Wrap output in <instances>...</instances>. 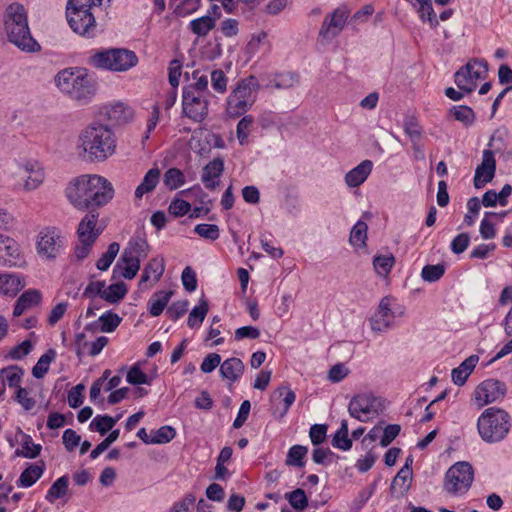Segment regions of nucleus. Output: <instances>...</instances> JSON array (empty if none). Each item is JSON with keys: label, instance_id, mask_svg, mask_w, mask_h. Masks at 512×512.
<instances>
[{"label": "nucleus", "instance_id": "60", "mask_svg": "<svg viewBox=\"0 0 512 512\" xmlns=\"http://www.w3.org/2000/svg\"><path fill=\"white\" fill-rule=\"evenodd\" d=\"M131 115V109L122 102L113 104L108 112L109 118L116 121H126Z\"/></svg>", "mask_w": 512, "mask_h": 512}, {"label": "nucleus", "instance_id": "49", "mask_svg": "<svg viewBox=\"0 0 512 512\" xmlns=\"http://www.w3.org/2000/svg\"><path fill=\"white\" fill-rule=\"evenodd\" d=\"M42 446L35 444L29 435H25L22 440V449L16 451V455L28 459H34L39 456Z\"/></svg>", "mask_w": 512, "mask_h": 512}, {"label": "nucleus", "instance_id": "46", "mask_svg": "<svg viewBox=\"0 0 512 512\" xmlns=\"http://www.w3.org/2000/svg\"><path fill=\"white\" fill-rule=\"evenodd\" d=\"M395 258L392 254L378 255L374 257L373 266L379 276L386 277L390 273Z\"/></svg>", "mask_w": 512, "mask_h": 512}, {"label": "nucleus", "instance_id": "27", "mask_svg": "<svg viewBox=\"0 0 512 512\" xmlns=\"http://www.w3.org/2000/svg\"><path fill=\"white\" fill-rule=\"evenodd\" d=\"M220 375L231 382H236L244 372V363L241 359L231 357L220 365Z\"/></svg>", "mask_w": 512, "mask_h": 512}, {"label": "nucleus", "instance_id": "45", "mask_svg": "<svg viewBox=\"0 0 512 512\" xmlns=\"http://www.w3.org/2000/svg\"><path fill=\"white\" fill-rule=\"evenodd\" d=\"M163 183L169 190H176L185 183V176L178 168H170L164 173Z\"/></svg>", "mask_w": 512, "mask_h": 512}, {"label": "nucleus", "instance_id": "53", "mask_svg": "<svg viewBox=\"0 0 512 512\" xmlns=\"http://www.w3.org/2000/svg\"><path fill=\"white\" fill-rule=\"evenodd\" d=\"M55 358V351L49 350L43 354L32 369V374L35 378H42L48 371L51 362Z\"/></svg>", "mask_w": 512, "mask_h": 512}, {"label": "nucleus", "instance_id": "1", "mask_svg": "<svg viewBox=\"0 0 512 512\" xmlns=\"http://www.w3.org/2000/svg\"><path fill=\"white\" fill-rule=\"evenodd\" d=\"M65 195L74 208L92 210L107 204L114 196V189L106 178L84 174L68 183Z\"/></svg>", "mask_w": 512, "mask_h": 512}, {"label": "nucleus", "instance_id": "57", "mask_svg": "<svg viewBox=\"0 0 512 512\" xmlns=\"http://www.w3.org/2000/svg\"><path fill=\"white\" fill-rule=\"evenodd\" d=\"M445 267L442 264L426 265L422 268L421 277L426 282H436L444 274Z\"/></svg>", "mask_w": 512, "mask_h": 512}, {"label": "nucleus", "instance_id": "14", "mask_svg": "<svg viewBox=\"0 0 512 512\" xmlns=\"http://www.w3.org/2000/svg\"><path fill=\"white\" fill-rule=\"evenodd\" d=\"M507 387L497 379H486L477 385L473 392V400L479 407L491 404L505 397Z\"/></svg>", "mask_w": 512, "mask_h": 512}, {"label": "nucleus", "instance_id": "5", "mask_svg": "<svg viewBox=\"0 0 512 512\" xmlns=\"http://www.w3.org/2000/svg\"><path fill=\"white\" fill-rule=\"evenodd\" d=\"M56 87L71 99L87 104L97 91L96 81L85 69L66 68L55 76Z\"/></svg>", "mask_w": 512, "mask_h": 512}, {"label": "nucleus", "instance_id": "52", "mask_svg": "<svg viewBox=\"0 0 512 512\" xmlns=\"http://www.w3.org/2000/svg\"><path fill=\"white\" fill-rule=\"evenodd\" d=\"M121 321L122 318L118 314L111 311L105 312L98 319L100 330L106 333L113 332L119 326Z\"/></svg>", "mask_w": 512, "mask_h": 512}, {"label": "nucleus", "instance_id": "30", "mask_svg": "<svg viewBox=\"0 0 512 512\" xmlns=\"http://www.w3.org/2000/svg\"><path fill=\"white\" fill-rule=\"evenodd\" d=\"M173 295V291H165L160 290L155 292L149 302V313L153 317H157L162 314L163 310L167 306L168 302L170 301L171 297Z\"/></svg>", "mask_w": 512, "mask_h": 512}, {"label": "nucleus", "instance_id": "39", "mask_svg": "<svg viewBox=\"0 0 512 512\" xmlns=\"http://www.w3.org/2000/svg\"><path fill=\"white\" fill-rule=\"evenodd\" d=\"M193 82L184 87L183 91L195 92L198 94L209 95L208 76L196 70L192 73Z\"/></svg>", "mask_w": 512, "mask_h": 512}, {"label": "nucleus", "instance_id": "8", "mask_svg": "<svg viewBox=\"0 0 512 512\" xmlns=\"http://www.w3.org/2000/svg\"><path fill=\"white\" fill-rule=\"evenodd\" d=\"M138 58L133 51L123 48H112L95 53L90 63L96 68L115 72H123L136 66Z\"/></svg>", "mask_w": 512, "mask_h": 512}, {"label": "nucleus", "instance_id": "58", "mask_svg": "<svg viewBox=\"0 0 512 512\" xmlns=\"http://www.w3.org/2000/svg\"><path fill=\"white\" fill-rule=\"evenodd\" d=\"M105 281L102 280H94L93 278L90 279L89 283L87 284L86 288L83 291V297L94 299L95 297H100L103 299L104 290H105Z\"/></svg>", "mask_w": 512, "mask_h": 512}, {"label": "nucleus", "instance_id": "38", "mask_svg": "<svg viewBox=\"0 0 512 512\" xmlns=\"http://www.w3.org/2000/svg\"><path fill=\"white\" fill-rule=\"evenodd\" d=\"M149 245L146 239L140 235H136L130 239L124 252H130L132 256L139 259L145 258L148 254Z\"/></svg>", "mask_w": 512, "mask_h": 512}, {"label": "nucleus", "instance_id": "44", "mask_svg": "<svg viewBox=\"0 0 512 512\" xmlns=\"http://www.w3.org/2000/svg\"><path fill=\"white\" fill-rule=\"evenodd\" d=\"M116 423H117V419H114L113 417H111L109 415H97L91 421L89 428L92 431L99 432L101 435H105L108 431H110L115 426Z\"/></svg>", "mask_w": 512, "mask_h": 512}, {"label": "nucleus", "instance_id": "10", "mask_svg": "<svg viewBox=\"0 0 512 512\" xmlns=\"http://www.w3.org/2000/svg\"><path fill=\"white\" fill-rule=\"evenodd\" d=\"M65 235L55 227L42 229L36 239L37 254L46 260L56 259L66 248Z\"/></svg>", "mask_w": 512, "mask_h": 512}, {"label": "nucleus", "instance_id": "23", "mask_svg": "<svg viewBox=\"0 0 512 512\" xmlns=\"http://www.w3.org/2000/svg\"><path fill=\"white\" fill-rule=\"evenodd\" d=\"M373 163L370 160H364L356 167L345 174L344 180L348 187L355 188L363 184L371 174Z\"/></svg>", "mask_w": 512, "mask_h": 512}, {"label": "nucleus", "instance_id": "47", "mask_svg": "<svg viewBox=\"0 0 512 512\" xmlns=\"http://www.w3.org/2000/svg\"><path fill=\"white\" fill-rule=\"evenodd\" d=\"M208 303L202 299L198 306H195L189 314L187 324L190 328L199 327L208 313Z\"/></svg>", "mask_w": 512, "mask_h": 512}, {"label": "nucleus", "instance_id": "2", "mask_svg": "<svg viewBox=\"0 0 512 512\" xmlns=\"http://www.w3.org/2000/svg\"><path fill=\"white\" fill-rule=\"evenodd\" d=\"M76 147L84 159L100 163L116 153L117 138L109 125L94 122L80 131Z\"/></svg>", "mask_w": 512, "mask_h": 512}, {"label": "nucleus", "instance_id": "36", "mask_svg": "<svg viewBox=\"0 0 512 512\" xmlns=\"http://www.w3.org/2000/svg\"><path fill=\"white\" fill-rule=\"evenodd\" d=\"M368 226L365 222L359 220L352 227L349 237L350 244L355 248L366 247Z\"/></svg>", "mask_w": 512, "mask_h": 512}, {"label": "nucleus", "instance_id": "63", "mask_svg": "<svg viewBox=\"0 0 512 512\" xmlns=\"http://www.w3.org/2000/svg\"><path fill=\"white\" fill-rule=\"evenodd\" d=\"M227 83L228 78L222 70L217 69L211 72V84L217 93L224 94L227 90Z\"/></svg>", "mask_w": 512, "mask_h": 512}, {"label": "nucleus", "instance_id": "64", "mask_svg": "<svg viewBox=\"0 0 512 512\" xmlns=\"http://www.w3.org/2000/svg\"><path fill=\"white\" fill-rule=\"evenodd\" d=\"M126 380L132 385L150 384L148 376L138 365L132 366L127 372Z\"/></svg>", "mask_w": 512, "mask_h": 512}, {"label": "nucleus", "instance_id": "17", "mask_svg": "<svg viewBox=\"0 0 512 512\" xmlns=\"http://www.w3.org/2000/svg\"><path fill=\"white\" fill-rule=\"evenodd\" d=\"M377 399L369 394H359L354 396L348 405V411L351 417L361 421L368 422L377 415Z\"/></svg>", "mask_w": 512, "mask_h": 512}, {"label": "nucleus", "instance_id": "55", "mask_svg": "<svg viewBox=\"0 0 512 512\" xmlns=\"http://www.w3.org/2000/svg\"><path fill=\"white\" fill-rule=\"evenodd\" d=\"M285 498L288 500L290 505L296 510L303 511L308 506L307 496L304 490L301 488L286 493Z\"/></svg>", "mask_w": 512, "mask_h": 512}, {"label": "nucleus", "instance_id": "4", "mask_svg": "<svg viewBox=\"0 0 512 512\" xmlns=\"http://www.w3.org/2000/svg\"><path fill=\"white\" fill-rule=\"evenodd\" d=\"M110 5V0H68L66 18L78 35L92 38L97 33L96 18Z\"/></svg>", "mask_w": 512, "mask_h": 512}, {"label": "nucleus", "instance_id": "51", "mask_svg": "<svg viewBox=\"0 0 512 512\" xmlns=\"http://www.w3.org/2000/svg\"><path fill=\"white\" fill-rule=\"evenodd\" d=\"M298 82V76L292 72L277 74L271 81L270 86L276 89H289Z\"/></svg>", "mask_w": 512, "mask_h": 512}, {"label": "nucleus", "instance_id": "28", "mask_svg": "<svg viewBox=\"0 0 512 512\" xmlns=\"http://www.w3.org/2000/svg\"><path fill=\"white\" fill-rule=\"evenodd\" d=\"M161 171L158 167L151 168L144 175L142 182L135 190V197L141 199L143 195L152 192L160 180Z\"/></svg>", "mask_w": 512, "mask_h": 512}, {"label": "nucleus", "instance_id": "32", "mask_svg": "<svg viewBox=\"0 0 512 512\" xmlns=\"http://www.w3.org/2000/svg\"><path fill=\"white\" fill-rule=\"evenodd\" d=\"M412 5L416 8V11L422 21H427L433 28L439 24L437 16L432 7L431 0H415Z\"/></svg>", "mask_w": 512, "mask_h": 512}, {"label": "nucleus", "instance_id": "59", "mask_svg": "<svg viewBox=\"0 0 512 512\" xmlns=\"http://www.w3.org/2000/svg\"><path fill=\"white\" fill-rule=\"evenodd\" d=\"M496 212H485L484 218L481 221L479 232L483 239H493L496 235L495 225L489 220L490 216H496Z\"/></svg>", "mask_w": 512, "mask_h": 512}, {"label": "nucleus", "instance_id": "35", "mask_svg": "<svg viewBox=\"0 0 512 512\" xmlns=\"http://www.w3.org/2000/svg\"><path fill=\"white\" fill-rule=\"evenodd\" d=\"M68 485V476H61L51 485V487L49 488L45 495V499L50 503H54L57 499H60L67 494Z\"/></svg>", "mask_w": 512, "mask_h": 512}, {"label": "nucleus", "instance_id": "3", "mask_svg": "<svg viewBox=\"0 0 512 512\" xmlns=\"http://www.w3.org/2000/svg\"><path fill=\"white\" fill-rule=\"evenodd\" d=\"M3 30L7 40L18 49L27 53L41 50L40 44L33 38L28 23V11L21 3L9 4L3 13Z\"/></svg>", "mask_w": 512, "mask_h": 512}, {"label": "nucleus", "instance_id": "61", "mask_svg": "<svg viewBox=\"0 0 512 512\" xmlns=\"http://www.w3.org/2000/svg\"><path fill=\"white\" fill-rule=\"evenodd\" d=\"M15 401L19 403L26 411L34 408L36 401L30 396V392L26 388L18 387L15 393Z\"/></svg>", "mask_w": 512, "mask_h": 512}, {"label": "nucleus", "instance_id": "11", "mask_svg": "<svg viewBox=\"0 0 512 512\" xmlns=\"http://www.w3.org/2000/svg\"><path fill=\"white\" fill-rule=\"evenodd\" d=\"M488 74V63L485 60L472 59L454 74V82L458 89L472 93L479 80L485 79Z\"/></svg>", "mask_w": 512, "mask_h": 512}, {"label": "nucleus", "instance_id": "13", "mask_svg": "<svg viewBox=\"0 0 512 512\" xmlns=\"http://www.w3.org/2000/svg\"><path fill=\"white\" fill-rule=\"evenodd\" d=\"M396 303L391 297L381 299L376 312L369 319L370 328L376 333H383L394 326L396 318Z\"/></svg>", "mask_w": 512, "mask_h": 512}, {"label": "nucleus", "instance_id": "26", "mask_svg": "<svg viewBox=\"0 0 512 512\" xmlns=\"http://www.w3.org/2000/svg\"><path fill=\"white\" fill-rule=\"evenodd\" d=\"M479 361L477 355H471L466 358L458 367L454 368L451 372L452 382L457 386H462L466 383L469 375L473 372L476 364Z\"/></svg>", "mask_w": 512, "mask_h": 512}, {"label": "nucleus", "instance_id": "48", "mask_svg": "<svg viewBox=\"0 0 512 512\" xmlns=\"http://www.w3.org/2000/svg\"><path fill=\"white\" fill-rule=\"evenodd\" d=\"M450 114L455 118V120L463 123L465 126H470L475 121V113L469 106H453L450 109Z\"/></svg>", "mask_w": 512, "mask_h": 512}, {"label": "nucleus", "instance_id": "21", "mask_svg": "<svg viewBox=\"0 0 512 512\" xmlns=\"http://www.w3.org/2000/svg\"><path fill=\"white\" fill-rule=\"evenodd\" d=\"M98 217V213L90 211L82 218L77 228L78 241H96L102 232V228L97 226Z\"/></svg>", "mask_w": 512, "mask_h": 512}, {"label": "nucleus", "instance_id": "43", "mask_svg": "<svg viewBox=\"0 0 512 512\" xmlns=\"http://www.w3.org/2000/svg\"><path fill=\"white\" fill-rule=\"evenodd\" d=\"M332 445L343 451H347L351 448L352 441L348 437V423L346 420H342L340 428L332 439Z\"/></svg>", "mask_w": 512, "mask_h": 512}, {"label": "nucleus", "instance_id": "41", "mask_svg": "<svg viewBox=\"0 0 512 512\" xmlns=\"http://www.w3.org/2000/svg\"><path fill=\"white\" fill-rule=\"evenodd\" d=\"M170 5L174 7V12L181 17L197 11L201 5V0H169Z\"/></svg>", "mask_w": 512, "mask_h": 512}, {"label": "nucleus", "instance_id": "42", "mask_svg": "<svg viewBox=\"0 0 512 512\" xmlns=\"http://www.w3.org/2000/svg\"><path fill=\"white\" fill-rule=\"evenodd\" d=\"M254 117L252 115H246L240 119L236 126V136L240 145H245L248 142V136L254 125Z\"/></svg>", "mask_w": 512, "mask_h": 512}, {"label": "nucleus", "instance_id": "22", "mask_svg": "<svg viewBox=\"0 0 512 512\" xmlns=\"http://www.w3.org/2000/svg\"><path fill=\"white\" fill-rule=\"evenodd\" d=\"M224 162L221 158H214L203 168L201 180L209 190H214L219 184V177L223 173Z\"/></svg>", "mask_w": 512, "mask_h": 512}, {"label": "nucleus", "instance_id": "62", "mask_svg": "<svg viewBox=\"0 0 512 512\" xmlns=\"http://www.w3.org/2000/svg\"><path fill=\"white\" fill-rule=\"evenodd\" d=\"M176 435L173 427L165 425L153 432V440L155 444L169 443Z\"/></svg>", "mask_w": 512, "mask_h": 512}, {"label": "nucleus", "instance_id": "20", "mask_svg": "<svg viewBox=\"0 0 512 512\" xmlns=\"http://www.w3.org/2000/svg\"><path fill=\"white\" fill-rule=\"evenodd\" d=\"M139 258L132 256L130 252H122L119 260L112 271V278L117 279L123 277L125 279H133L140 269Z\"/></svg>", "mask_w": 512, "mask_h": 512}, {"label": "nucleus", "instance_id": "15", "mask_svg": "<svg viewBox=\"0 0 512 512\" xmlns=\"http://www.w3.org/2000/svg\"><path fill=\"white\" fill-rule=\"evenodd\" d=\"M349 15L350 10L346 5L337 7L332 13L326 15L319 30V36L329 41L337 37L345 27Z\"/></svg>", "mask_w": 512, "mask_h": 512}, {"label": "nucleus", "instance_id": "54", "mask_svg": "<svg viewBox=\"0 0 512 512\" xmlns=\"http://www.w3.org/2000/svg\"><path fill=\"white\" fill-rule=\"evenodd\" d=\"M120 246L118 243L113 242L108 246L107 251L99 258L96 267L101 271H106L113 263L117 254L119 253Z\"/></svg>", "mask_w": 512, "mask_h": 512}, {"label": "nucleus", "instance_id": "25", "mask_svg": "<svg viewBox=\"0 0 512 512\" xmlns=\"http://www.w3.org/2000/svg\"><path fill=\"white\" fill-rule=\"evenodd\" d=\"M165 271V261L163 257H154L144 267L141 275L139 286L142 287L145 283L152 280V284L157 283Z\"/></svg>", "mask_w": 512, "mask_h": 512}, {"label": "nucleus", "instance_id": "24", "mask_svg": "<svg viewBox=\"0 0 512 512\" xmlns=\"http://www.w3.org/2000/svg\"><path fill=\"white\" fill-rule=\"evenodd\" d=\"M42 300L40 291L29 289L21 294L14 306L13 315L19 317L25 312L37 307Z\"/></svg>", "mask_w": 512, "mask_h": 512}, {"label": "nucleus", "instance_id": "40", "mask_svg": "<svg viewBox=\"0 0 512 512\" xmlns=\"http://www.w3.org/2000/svg\"><path fill=\"white\" fill-rule=\"evenodd\" d=\"M412 477V469L405 464L394 477L391 483V490L396 491L399 488L400 493H404L409 488V480Z\"/></svg>", "mask_w": 512, "mask_h": 512}, {"label": "nucleus", "instance_id": "31", "mask_svg": "<svg viewBox=\"0 0 512 512\" xmlns=\"http://www.w3.org/2000/svg\"><path fill=\"white\" fill-rule=\"evenodd\" d=\"M23 375L24 370L17 365H11L0 370V379L3 386L7 385L10 388L17 389L20 387Z\"/></svg>", "mask_w": 512, "mask_h": 512}, {"label": "nucleus", "instance_id": "7", "mask_svg": "<svg viewBox=\"0 0 512 512\" xmlns=\"http://www.w3.org/2000/svg\"><path fill=\"white\" fill-rule=\"evenodd\" d=\"M258 91L259 83L256 77L241 79L226 99V115L233 119L244 115L256 102Z\"/></svg>", "mask_w": 512, "mask_h": 512}, {"label": "nucleus", "instance_id": "37", "mask_svg": "<svg viewBox=\"0 0 512 512\" xmlns=\"http://www.w3.org/2000/svg\"><path fill=\"white\" fill-rule=\"evenodd\" d=\"M189 26L194 34L199 37H205L215 27L214 18H211L210 15H205L192 20Z\"/></svg>", "mask_w": 512, "mask_h": 512}, {"label": "nucleus", "instance_id": "12", "mask_svg": "<svg viewBox=\"0 0 512 512\" xmlns=\"http://www.w3.org/2000/svg\"><path fill=\"white\" fill-rule=\"evenodd\" d=\"M474 470L468 462H457L445 474L444 489L453 495L464 494L470 488Z\"/></svg>", "mask_w": 512, "mask_h": 512}, {"label": "nucleus", "instance_id": "16", "mask_svg": "<svg viewBox=\"0 0 512 512\" xmlns=\"http://www.w3.org/2000/svg\"><path fill=\"white\" fill-rule=\"evenodd\" d=\"M182 107L185 116L201 122L208 114V95L183 91Z\"/></svg>", "mask_w": 512, "mask_h": 512}, {"label": "nucleus", "instance_id": "50", "mask_svg": "<svg viewBox=\"0 0 512 512\" xmlns=\"http://www.w3.org/2000/svg\"><path fill=\"white\" fill-rule=\"evenodd\" d=\"M308 452V448L302 445H294L292 446L286 457V464L288 466L295 467H303L304 461L303 458L306 456Z\"/></svg>", "mask_w": 512, "mask_h": 512}, {"label": "nucleus", "instance_id": "34", "mask_svg": "<svg viewBox=\"0 0 512 512\" xmlns=\"http://www.w3.org/2000/svg\"><path fill=\"white\" fill-rule=\"evenodd\" d=\"M128 292L127 285L120 281L109 286L105 285L103 300L108 303L115 304L120 302Z\"/></svg>", "mask_w": 512, "mask_h": 512}, {"label": "nucleus", "instance_id": "56", "mask_svg": "<svg viewBox=\"0 0 512 512\" xmlns=\"http://www.w3.org/2000/svg\"><path fill=\"white\" fill-rule=\"evenodd\" d=\"M194 232L200 237L211 241L217 240L220 236V230L216 224H197L194 228Z\"/></svg>", "mask_w": 512, "mask_h": 512}, {"label": "nucleus", "instance_id": "29", "mask_svg": "<svg viewBox=\"0 0 512 512\" xmlns=\"http://www.w3.org/2000/svg\"><path fill=\"white\" fill-rule=\"evenodd\" d=\"M44 464H29V466L21 473L16 484L20 488H28L34 485L43 475Z\"/></svg>", "mask_w": 512, "mask_h": 512}, {"label": "nucleus", "instance_id": "6", "mask_svg": "<svg viewBox=\"0 0 512 512\" xmlns=\"http://www.w3.org/2000/svg\"><path fill=\"white\" fill-rule=\"evenodd\" d=\"M512 427V418L501 408L485 409L477 420V430L481 439L489 444L503 441Z\"/></svg>", "mask_w": 512, "mask_h": 512}, {"label": "nucleus", "instance_id": "18", "mask_svg": "<svg viewBox=\"0 0 512 512\" xmlns=\"http://www.w3.org/2000/svg\"><path fill=\"white\" fill-rule=\"evenodd\" d=\"M22 262L19 243L12 237L0 233V267H15Z\"/></svg>", "mask_w": 512, "mask_h": 512}, {"label": "nucleus", "instance_id": "19", "mask_svg": "<svg viewBox=\"0 0 512 512\" xmlns=\"http://www.w3.org/2000/svg\"><path fill=\"white\" fill-rule=\"evenodd\" d=\"M496 160L491 150H484L481 164L476 168L474 175V186L477 189L483 188L491 182L495 176Z\"/></svg>", "mask_w": 512, "mask_h": 512}, {"label": "nucleus", "instance_id": "33", "mask_svg": "<svg viewBox=\"0 0 512 512\" xmlns=\"http://www.w3.org/2000/svg\"><path fill=\"white\" fill-rule=\"evenodd\" d=\"M22 288L18 276L10 273H0V294L14 296Z\"/></svg>", "mask_w": 512, "mask_h": 512}, {"label": "nucleus", "instance_id": "9", "mask_svg": "<svg viewBox=\"0 0 512 512\" xmlns=\"http://www.w3.org/2000/svg\"><path fill=\"white\" fill-rule=\"evenodd\" d=\"M11 175L14 179L15 187L25 191L37 189L45 178L44 169L36 160H26L17 163Z\"/></svg>", "mask_w": 512, "mask_h": 512}]
</instances>
